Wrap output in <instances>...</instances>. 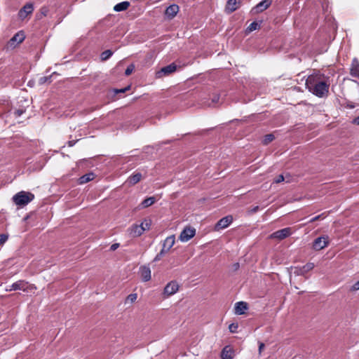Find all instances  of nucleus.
Returning <instances> with one entry per match:
<instances>
[{
  "label": "nucleus",
  "instance_id": "obj_42",
  "mask_svg": "<svg viewBox=\"0 0 359 359\" xmlns=\"http://www.w3.org/2000/svg\"><path fill=\"white\" fill-rule=\"evenodd\" d=\"M119 247V243H114L111 245L110 250L111 251L116 250Z\"/></svg>",
  "mask_w": 359,
  "mask_h": 359
},
{
  "label": "nucleus",
  "instance_id": "obj_12",
  "mask_svg": "<svg viewBox=\"0 0 359 359\" xmlns=\"http://www.w3.org/2000/svg\"><path fill=\"white\" fill-rule=\"evenodd\" d=\"M271 4L272 0H262L252 8V11L256 13H261L266 10L271 5Z\"/></svg>",
  "mask_w": 359,
  "mask_h": 359
},
{
  "label": "nucleus",
  "instance_id": "obj_19",
  "mask_svg": "<svg viewBox=\"0 0 359 359\" xmlns=\"http://www.w3.org/2000/svg\"><path fill=\"white\" fill-rule=\"evenodd\" d=\"M233 355L234 352L233 349L229 346H225L221 352V358L222 359H232Z\"/></svg>",
  "mask_w": 359,
  "mask_h": 359
},
{
  "label": "nucleus",
  "instance_id": "obj_10",
  "mask_svg": "<svg viewBox=\"0 0 359 359\" xmlns=\"http://www.w3.org/2000/svg\"><path fill=\"white\" fill-rule=\"evenodd\" d=\"M128 231L130 236L135 238L140 236L144 232V229L142 225L135 224H133Z\"/></svg>",
  "mask_w": 359,
  "mask_h": 359
},
{
  "label": "nucleus",
  "instance_id": "obj_35",
  "mask_svg": "<svg viewBox=\"0 0 359 359\" xmlns=\"http://www.w3.org/2000/svg\"><path fill=\"white\" fill-rule=\"evenodd\" d=\"M325 216L324 215V213L321 214V215H317L313 218H311L309 221L310 223H312V222H314L317 220H319L320 219H323V218H325Z\"/></svg>",
  "mask_w": 359,
  "mask_h": 359
},
{
  "label": "nucleus",
  "instance_id": "obj_32",
  "mask_svg": "<svg viewBox=\"0 0 359 359\" xmlns=\"http://www.w3.org/2000/svg\"><path fill=\"white\" fill-rule=\"evenodd\" d=\"M8 238V234H5V233L0 234V245L4 244L7 241Z\"/></svg>",
  "mask_w": 359,
  "mask_h": 359
},
{
  "label": "nucleus",
  "instance_id": "obj_34",
  "mask_svg": "<svg viewBox=\"0 0 359 359\" xmlns=\"http://www.w3.org/2000/svg\"><path fill=\"white\" fill-rule=\"evenodd\" d=\"M49 12V9L46 6H43L40 9V13L42 16H46Z\"/></svg>",
  "mask_w": 359,
  "mask_h": 359
},
{
  "label": "nucleus",
  "instance_id": "obj_23",
  "mask_svg": "<svg viewBox=\"0 0 359 359\" xmlns=\"http://www.w3.org/2000/svg\"><path fill=\"white\" fill-rule=\"evenodd\" d=\"M129 6H130L129 1H122V2L118 3L116 5H115L114 7V10L116 12H121V11L127 10Z\"/></svg>",
  "mask_w": 359,
  "mask_h": 359
},
{
  "label": "nucleus",
  "instance_id": "obj_40",
  "mask_svg": "<svg viewBox=\"0 0 359 359\" xmlns=\"http://www.w3.org/2000/svg\"><path fill=\"white\" fill-rule=\"evenodd\" d=\"M284 181V176L283 175H278L276 180H274V182L276 183H280Z\"/></svg>",
  "mask_w": 359,
  "mask_h": 359
},
{
  "label": "nucleus",
  "instance_id": "obj_3",
  "mask_svg": "<svg viewBox=\"0 0 359 359\" xmlns=\"http://www.w3.org/2000/svg\"><path fill=\"white\" fill-rule=\"evenodd\" d=\"M29 285L27 282L23 280H20L8 286L6 288V291L11 292L14 290H22L24 292H27L29 290Z\"/></svg>",
  "mask_w": 359,
  "mask_h": 359
},
{
  "label": "nucleus",
  "instance_id": "obj_45",
  "mask_svg": "<svg viewBox=\"0 0 359 359\" xmlns=\"http://www.w3.org/2000/svg\"><path fill=\"white\" fill-rule=\"evenodd\" d=\"M352 123L359 125V116L353 119Z\"/></svg>",
  "mask_w": 359,
  "mask_h": 359
},
{
  "label": "nucleus",
  "instance_id": "obj_5",
  "mask_svg": "<svg viewBox=\"0 0 359 359\" xmlns=\"http://www.w3.org/2000/svg\"><path fill=\"white\" fill-rule=\"evenodd\" d=\"M196 234V229L191 226L185 227L180 235V240L182 242H187Z\"/></svg>",
  "mask_w": 359,
  "mask_h": 359
},
{
  "label": "nucleus",
  "instance_id": "obj_24",
  "mask_svg": "<svg viewBox=\"0 0 359 359\" xmlns=\"http://www.w3.org/2000/svg\"><path fill=\"white\" fill-rule=\"evenodd\" d=\"M156 198L154 196H150L143 200L140 204L143 208H148L153 205L156 202Z\"/></svg>",
  "mask_w": 359,
  "mask_h": 359
},
{
  "label": "nucleus",
  "instance_id": "obj_36",
  "mask_svg": "<svg viewBox=\"0 0 359 359\" xmlns=\"http://www.w3.org/2000/svg\"><path fill=\"white\" fill-rule=\"evenodd\" d=\"M25 112V109H19L14 111V115L15 117H20Z\"/></svg>",
  "mask_w": 359,
  "mask_h": 359
},
{
  "label": "nucleus",
  "instance_id": "obj_22",
  "mask_svg": "<svg viewBox=\"0 0 359 359\" xmlns=\"http://www.w3.org/2000/svg\"><path fill=\"white\" fill-rule=\"evenodd\" d=\"M315 265L312 262H309L304 265L297 272V275H305L307 272L312 270L314 268Z\"/></svg>",
  "mask_w": 359,
  "mask_h": 359
},
{
  "label": "nucleus",
  "instance_id": "obj_31",
  "mask_svg": "<svg viewBox=\"0 0 359 359\" xmlns=\"http://www.w3.org/2000/svg\"><path fill=\"white\" fill-rule=\"evenodd\" d=\"M135 69V65L133 64H131L130 65L128 66V67L126 68V71H125V74L126 76H129L130 74H132V72H133Z\"/></svg>",
  "mask_w": 359,
  "mask_h": 359
},
{
  "label": "nucleus",
  "instance_id": "obj_15",
  "mask_svg": "<svg viewBox=\"0 0 359 359\" xmlns=\"http://www.w3.org/2000/svg\"><path fill=\"white\" fill-rule=\"evenodd\" d=\"M140 274L142 281L147 282L151 280V269L147 266L140 267Z\"/></svg>",
  "mask_w": 359,
  "mask_h": 359
},
{
  "label": "nucleus",
  "instance_id": "obj_16",
  "mask_svg": "<svg viewBox=\"0 0 359 359\" xmlns=\"http://www.w3.org/2000/svg\"><path fill=\"white\" fill-rule=\"evenodd\" d=\"M239 4H240V0H228L226 5V8H225L226 13H233V11L237 10Z\"/></svg>",
  "mask_w": 359,
  "mask_h": 359
},
{
  "label": "nucleus",
  "instance_id": "obj_11",
  "mask_svg": "<svg viewBox=\"0 0 359 359\" xmlns=\"http://www.w3.org/2000/svg\"><path fill=\"white\" fill-rule=\"evenodd\" d=\"M233 222V217L231 215L226 216L221 219H219L215 225V229L217 230L226 228L229 226L231 222Z\"/></svg>",
  "mask_w": 359,
  "mask_h": 359
},
{
  "label": "nucleus",
  "instance_id": "obj_29",
  "mask_svg": "<svg viewBox=\"0 0 359 359\" xmlns=\"http://www.w3.org/2000/svg\"><path fill=\"white\" fill-rule=\"evenodd\" d=\"M274 138H275V137L273 134L266 135L264 137L263 143L264 144H268L269 142H272L274 140Z\"/></svg>",
  "mask_w": 359,
  "mask_h": 359
},
{
  "label": "nucleus",
  "instance_id": "obj_17",
  "mask_svg": "<svg viewBox=\"0 0 359 359\" xmlns=\"http://www.w3.org/2000/svg\"><path fill=\"white\" fill-rule=\"evenodd\" d=\"M248 309V305L245 302H238L235 304L234 310L237 315L244 314Z\"/></svg>",
  "mask_w": 359,
  "mask_h": 359
},
{
  "label": "nucleus",
  "instance_id": "obj_6",
  "mask_svg": "<svg viewBox=\"0 0 359 359\" xmlns=\"http://www.w3.org/2000/svg\"><path fill=\"white\" fill-rule=\"evenodd\" d=\"M329 238L327 236H320L316 238L313 243V248L315 250H320L327 246Z\"/></svg>",
  "mask_w": 359,
  "mask_h": 359
},
{
  "label": "nucleus",
  "instance_id": "obj_43",
  "mask_svg": "<svg viewBox=\"0 0 359 359\" xmlns=\"http://www.w3.org/2000/svg\"><path fill=\"white\" fill-rule=\"evenodd\" d=\"M352 290H359V280L353 284V285L352 286Z\"/></svg>",
  "mask_w": 359,
  "mask_h": 359
},
{
  "label": "nucleus",
  "instance_id": "obj_7",
  "mask_svg": "<svg viewBox=\"0 0 359 359\" xmlns=\"http://www.w3.org/2000/svg\"><path fill=\"white\" fill-rule=\"evenodd\" d=\"M177 69V65L175 63H171L165 67H162L159 71L156 72V77L161 78L163 76H168Z\"/></svg>",
  "mask_w": 359,
  "mask_h": 359
},
{
  "label": "nucleus",
  "instance_id": "obj_2",
  "mask_svg": "<svg viewBox=\"0 0 359 359\" xmlns=\"http://www.w3.org/2000/svg\"><path fill=\"white\" fill-rule=\"evenodd\" d=\"M34 195L30 192L21 191L13 196V203L18 206L23 207L32 201Z\"/></svg>",
  "mask_w": 359,
  "mask_h": 359
},
{
  "label": "nucleus",
  "instance_id": "obj_25",
  "mask_svg": "<svg viewBox=\"0 0 359 359\" xmlns=\"http://www.w3.org/2000/svg\"><path fill=\"white\" fill-rule=\"evenodd\" d=\"M25 39V35L23 32H19L17 34H15L11 39V44H13L15 42H17L18 43H21Z\"/></svg>",
  "mask_w": 359,
  "mask_h": 359
},
{
  "label": "nucleus",
  "instance_id": "obj_30",
  "mask_svg": "<svg viewBox=\"0 0 359 359\" xmlns=\"http://www.w3.org/2000/svg\"><path fill=\"white\" fill-rule=\"evenodd\" d=\"M238 325L237 323H231L229 326V330L231 333L237 332Z\"/></svg>",
  "mask_w": 359,
  "mask_h": 359
},
{
  "label": "nucleus",
  "instance_id": "obj_37",
  "mask_svg": "<svg viewBox=\"0 0 359 359\" xmlns=\"http://www.w3.org/2000/svg\"><path fill=\"white\" fill-rule=\"evenodd\" d=\"M129 89H130V86H128L126 88H121V89H114V90L116 94H118V93H123Z\"/></svg>",
  "mask_w": 359,
  "mask_h": 359
},
{
  "label": "nucleus",
  "instance_id": "obj_27",
  "mask_svg": "<svg viewBox=\"0 0 359 359\" xmlns=\"http://www.w3.org/2000/svg\"><path fill=\"white\" fill-rule=\"evenodd\" d=\"M259 28V25L257 22H252L247 28V32H251Z\"/></svg>",
  "mask_w": 359,
  "mask_h": 359
},
{
  "label": "nucleus",
  "instance_id": "obj_4",
  "mask_svg": "<svg viewBox=\"0 0 359 359\" xmlns=\"http://www.w3.org/2000/svg\"><path fill=\"white\" fill-rule=\"evenodd\" d=\"M34 9V4L32 3H27L18 11V18L22 20H25L29 15L33 13Z\"/></svg>",
  "mask_w": 359,
  "mask_h": 359
},
{
  "label": "nucleus",
  "instance_id": "obj_47",
  "mask_svg": "<svg viewBox=\"0 0 359 359\" xmlns=\"http://www.w3.org/2000/svg\"><path fill=\"white\" fill-rule=\"evenodd\" d=\"M219 95H215V96L213 97V99H212V102H217L219 100Z\"/></svg>",
  "mask_w": 359,
  "mask_h": 359
},
{
  "label": "nucleus",
  "instance_id": "obj_33",
  "mask_svg": "<svg viewBox=\"0 0 359 359\" xmlns=\"http://www.w3.org/2000/svg\"><path fill=\"white\" fill-rule=\"evenodd\" d=\"M140 225H142V227L143 229H144L145 231L149 229L151 223L149 221L144 219Z\"/></svg>",
  "mask_w": 359,
  "mask_h": 359
},
{
  "label": "nucleus",
  "instance_id": "obj_48",
  "mask_svg": "<svg viewBox=\"0 0 359 359\" xmlns=\"http://www.w3.org/2000/svg\"><path fill=\"white\" fill-rule=\"evenodd\" d=\"M234 268H235V269H238L239 268V263H236L234 264Z\"/></svg>",
  "mask_w": 359,
  "mask_h": 359
},
{
  "label": "nucleus",
  "instance_id": "obj_39",
  "mask_svg": "<svg viewBox=\"0 0 359 359\" xmlns=\"http://www.w3.org/2000/svg\"><path fill=\"white\" fill-rule=\"evenodd\" d=\"M127 299L130 300L131 302H133L137 299V294H130L128 296Z\"/></svg>",
  "mask_w": 359,
  "mask_h": 359
},
{
  "label": "nucleus",
  "instance_id": "obj_18",
  "mask_svg": "<svg viewBox=\"0 0 359 359\" xmlns=\"http://www.w3.org/2000/svg\"><path fill=\"white\" fill-rule=\"evenodd\" d=\"M95 177V174L93 172H90L86 175H82L78 180L79 184H83L93 180Z\"/></svg>",
  "mask_w": 359,
  "mask_h": 359
},
{
  "label": "nucleus",
  "instance_id": "obj_1",
  "mask_svg": "<svg viewBox=\"0 0 359 359\" xmlns=\"http://www.w3.org/2000/svg\"><path fill=\"white\" fill-rule=\"evenodd\" d=\"M323 74L315 73L308 76L306 87L309 92L318 97L327 96L329 92L330 83L323 81Z\"/></svg>",
  "mask_w": 359,
  "mask_h": 359
},
{
  "label": "nucleus",
  "instance_id": "obj_20",
  "mask_svg": "<svg viewBox=\"0 0 359 359\" xmlns=\"http://www.w3.org/2000/svg\"><path fill=\"white\" fill-rule=\"evenodd\" d=\"M351 74L353 76L359 78V61L356 58H354L352 61Z\"/></svg>",
  "mask_w": 359,
  "mask_h": 359
},
{
  "label": "nucleus",
  "instance_id": "obj_28",
  "mask_svg": "<svg viewBox=\"0 0 359 359\" xmlns=\"http://www.w3.org/2000/svg\"><path fill=\"white\" fill-rule=\"evenodd\" d=\"M51 77H52V76H42L39 79V83L40 85H43V84L46 83V82L50 83Z\"/></svg>",
  "mask_w": 359,
  "mask_h": 359
},
{
  "label": "nucleus",
  "instance_id": "obj_26",
  "mask_svg": "<svg viewBox=\"0 0 359 359\" xmlns=\"http://www.w3.org/2000/svg\"><path fill=\"white\" fill-rule=\"evenodd\" d=\"M113 55V52L111 50H107L101 53L100 58L102 60L105 61L108 60Z\"/></svg>",
  "mask_w": 359,
  "mask_h": 359
},
{
  "label": "nucleus",
  "instance_id": "obj_44",
  "mask_svg": "<svg viewBox=\"0 0 359 359\" xmlns=\"http://www.w3.org/2000/svg\"><path fill=\"white\" fill-rule=\"evenodd\" d=\"M264 344L262 342H259V353H261L263 349L264 348Z\"/></svg>",
  "mask_w": 359,
  "mask_h": 359
},
{
  "label": "nucleus",
  "instance_id": "obj_8",
  "mask_svg": "<svg viewBox=\"0 0 359 359\" xmlns=\"http://www.w3.org/2000/svg\"><path fill=\"white\" fill-rule=\"evenodd\" d=\"M292 233L291 229L290 227L284 228L280 230H278L275 232H273L271 235V238H277L278 240H283L288 236H290Z\"/></svg>",
  "mask_w": 359,
  "mask_h": 359
},
{
  "label": "nucleus",
  "instance_id": "obj_9",
  "mask_svg": "<svg viewBox=\"0 0 359 359\" xmlns=\"http://www.w3.org/2000/svg\"><path fill=\"white\" fill-rule=\"evenodd\" d=\"M179 290V285L176 281L169 282L164 287L163 294L167 297L175 294Z\"/></svg>",
  "mask_w": 359,
  "mask_h": 359
},
{
  "label": "nucleus",
  "instance_id": "obj_46",
  "mask_svg": "<svg viewBox=\"0 0 359 359\" xmlns=\"http://www.w3.org/2000/svg\"><path fill=\"white\" fill-rule=\"evenodd\" d=\"M76 141L72 140L68 142V146L69 147H73L76 144Z\"/></svg>",
  "mask_w": 359,
  "mask_h": 359
},
{
  "label": "nucleus",
  "instance_id": "obj_41",
  "mask_svg": "<svg viewBox=\"0 0 359 359\" xmlns=\"http://www.w3.org/2000/svg\"><path fill=\"white\" fill-rule=\"evenodd\" d=\"M259 210V207L258 205H257V206H255L254 208H252L250 210H249V212L250 214H253V213L257 212Z\"/></svg>",
  "mask_w": 359,
  "mask_h": 359
},
{
  "label": "nucleus",
  "instance_id": "obj_21",
  "mask_svg": "<svg viewBox=\"0 0 359 359\" xmlns=\"http://www.w3.org/2000/svg\"><path fill=\"white\" fill-rule=\"evenodd\" d=\"M142 179V174L140 172L134 173L131 175L127 180L126 182H128L130 185H134L139 182Z\"/></svg>",
  "mask_w": 359,
  "mask_h": 359
},
{
  "label": "nucleus",
  "instance_id": "obj_38",
  "mask_svg": "<svg viewBox=\"0 0 359 359\" xmlns=\"http://www.w3.org/2000/svg\"><path fill=\"white\" fill-rule=\"evenodd\" d=\"M165 255V253L161 250L160 252L155 257L154 261L157 262L161 259V258Z\"/></svg>",
  "mask_w": 359,
  "mask_h": 359
},
{
  "label": "nucleus",
  "instance_id": "obj_13",
  "mask_svg": "<svg viewBox=\"0 0 359 359\" xmlns=\"http://www.w3.org/2000/svg\"><path fill=\"white\" fill-rule=\"evenodd\" d=\"M180 11V8L177 4L169 6L165 11V15L167 18L171 20L174 18Z\"/></svg>",
  "mask_w": 359,
  "mask_h": 359
},
{
  "label": "nucleus",
  "instance_id": "obj_14",
  "mask_svg": "<svg viewBox=\"0 0 359 359\" xmlns=\"http://www.w3.org/2000/svg\"><path fill=\"white\" fill-rule=\"evenodd\" d=\"M175 241V238L174 235L167 237L163 241L161 250L165 254L167 253L170 250V249L174 245Z\"/></svg>",
  "mask_w": 359,
  "mask_h": 359
}]
</instances>
